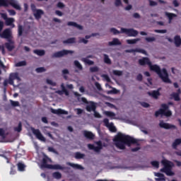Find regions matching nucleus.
Returning a JSON list of instances; mask_svg holds the SVG:
<instances>
[{"label":"nucleus","instance_id":"31","mask_svg":"<svg viewBox=\"0 0 181 181\" xmlns=\"http://www.w3.org/2000/svg\"><path fill=\"white\" fill-rule=\"evenodd\" d=\"M33 53H35V54H37V56H45V54H46V52L43 49H35Z\"/></svg>","mask_w":181,"mask_h":181},{"label":"nucleus","instance_id":"3","mask_svg":"<svg viewBox=\"0 0 181 181\" xmlns=\"http://www.w3.org/2000/svg\"><path fill=\"white\" fill-rule=\"evenodd\" d=\"M161 163L163 165L164 168L160 169V172L166 174L167 176H173V175H175V173L172 171V162L168 160H163Z\"/></svg>","mask_w":181,"mask_h":181},{"label":"nucleus","instance_id":"54","mask_svg":"<svg viewBox=\"0 0 181 181\" xmlns=\"http://www.w3.org/2000/svg\"><path fill=\"white\" fill-rule=\"evenodd\" d=\"M69 70L68 69H63L62 70V74L64 76V78H65V80H67V77L66 76V74H69Z\"/></svg>","mask_w":181,"mask_h":181},{"label":"nucleus","instance_id":"12","mask_svg":"<svg viewBox=\"0 0 181 181\" xmlns=\"http://www.w3.org/2000/svg\"><path fill=\"white\" fill-rule=\"evenodd\" d=\"M49 160H50V158H49V157H47V156H45L42 158V161L41 163L42 169H50V166L52 164H47V162H49Z\"/></svg>","mask_w":181,"mask_h":181},{"label":"nucleus","instance_id":"37","mask_svg":"<svg viewBox=\"0 0 181 181\" xmlns=\"http://www.w3.org/2000/svg\"><path fill=\"white\" fill-rule=\"evenodd\" d=\"M23 25H18V36H22L23 35Z\"/></svg>","mask_w":181,"mask_h":181},{"label":"nucleus","instance_id":"60","mask_svg":"<svg viewBox=\"0 0 181 181\" xmlns=\"http://www.w3.org/2000/svg\"><path fill=\"white\" fill-rule=\"evenodd\" d=\"M49 152H52L53 153H58L57 151L54 149L53 147H48Z\"/></svg>","mask_w":181,"mask_h":181},{"label":"nucleus","instance_id":"57","mask_svg":"<svg viewBox=\"0 0 181 181\" xmlns=\"http://www.w3.org/2000/svg\"><path fill=\"white\" fill-rule=\"evenodd\" d=\"M98 35H99L98 33H92L90 35H86L85 39H90V38L97 36Z\"/></svg>","mask_w":181,"mask_h":181},{"label":"nucleus","instance_id":"26","mask_svg":"<svg viewBox=\"0 0 181 181\" xmlns=\"http://www.w3.org/2000/svg\"><path fill=\"white\" fill-rule=\"evenodd\" d=\"M64 45H71L76 43V37L68 38L63 41Z\"/></svg>","mask_w":181,"mask_h":181},{"label":"nucleus","instance_id":"18","mask_svg":"<svg viewBox=\"0 0 181 181\" xmlns=\"http://www.w3.org/2000/svg\"><path fill=\"white\" fill-rule=\"evenodd\" d=\"M83 136L87 139H94V137L95 136L93 132H88L87 130L83 131Z\"/></svg>","mask_w":181,"mask_h":181},{"label":"nucleus","instance_id":"55","mask_svg":"<svg viewBox=\"0 0 181 181\" xmlns=\"http://www.w3.org/2000/svg\"><path fill=\"white\" fill-rule=\"evenodd\" d=\"M103 122L107 128L111 124V123H110V120L107 118L104 119Z\"/></svg>","mask_w":181,"mask_h":181},{"label":"nucleus","instance_id":"5","mask_svg":"<svg viewBox=\"0 0 181 181\" xmlns=\"http://www.w3.org/2000/svg\"><path fill=\"white\" fill-rule=\"evenodd\" d=\"M8 5H11V6H13V8H14L15 9H17V11H21V6L16 4L15 0H9L8 2V0H0V8L1 6L6 7V6H8Z\"/></svg>","mask_w":181,"mask_h":181},{"label":"nucleus","instance_id":"34","mask_svg":"<svg viewBox=\"0 0 181 181\" xmlns=\"http://www.w3.org/2000/svg\"><path fill=\"white\" fill-rule=\"evenodd\" d=\"M17 166H18V170L20 171V172H24L25 170V168H26V165H25V164L22 163H18L17 164Z\"/></svg>","mask_w":181,"mask_h":181},{"label":"nucleus","instance_id":"22","mask_svg":"<svg viewBox=\"0 0 181 181\" xmlns=\"http://www.w3.org/2000/svg\"><path fill=\"white\" fill-rule=\"evenodd\" d=\"M67 25L68 26H74V28H77V29H79V30H83V26L77 24V23H76V22L69 21L67 23Z\"/></svg>","mask_w":181,"mask_h":181},{"label":"nucleus","instance_id":"24","mask_svg":"<svg viewBox=\"0 0 181 181\" xmlns=\"http://www.w3.org/2000/svg\"><path fill=\"white\" fill-rule=\"evenodd\" d=\"M96 145H98V146H95L93 151L95 152H100L101 149H103V143L101 141H99L96 143Z\"/></svg>","mask_w":181,"mask_h":181},{"label":"nucleus","instance_id":"52","mask_svg":"<svg viewBox=\"0 0 181 181\" xmlns=\"http://www.w3.org/2000/svg\"><path fill=\"white\" fill-rule=\"evenodd\" d=\"M113 74L115 76H122V71H118V70H114L113 71Z\"/></svg>","mask_w":181,"mask_h":181},{"label":"nucleus","instance_id":"51","mask_svg":"<svg viewBox=\"0 0 181 181\" xmlns=\"http://www.w3.org/2000/svg\"><path fill=\"white\" fill-rule=\"evenodd\" d=\"M90 73H97L98 71V66H92L90 68Z\"/></svg>","mask_w":181,"mask_h":181},{"label":"nucleus","instance_id":"17","mask_svg":"<svg viewBox=\"0 0 181 181\" xmlns=\"http://www.w3.org/2000/svg\"><path fill=\"white\" fill-rule=\"evenodd\" d=\"M147 94L150 95V97H153V98H155V100H158L159 95H160V92H159V90H153L152 92H148Z\"/></svg>","mask_w":181,"mask_h":181},{"label":"nucleus","instance_id":"48","mask_svg":"<svg viewBox=\"0 0 181 181\" xmlns=\"http://www.w3.org/2000/svg\"><path fill=\"white\" fill-rule=\"evenodd\" d=\"M47 84H49V86H52L53 87H56V86H57L56 82H53V81L50 79H47Z\"/></svg>","mask_w":181,"mask_h":181},{"label":"nucleus","instance_id":"13","mask_svg":"<svg viewBox=\"0 0 181 181\" xmlns=\"http://www.w3.org/2000/svg\"><path fill=\"white\" fill-rule=\"evenodd\" d=\"M159 127L160 128H164V129H176V126L173 124H170L169 123H165L163 121H161L159 123Z\"/></svg>","mask_w":181,"mask_h":181},{"label":"nucleus","instance_id":"61","mask_svg":"<svg viewBox=\"0 0 181 181\" xmlns=\"http://www.w3.org/2000/svg\"><path fill=\"white\" fill-rule=\"evenodd\" d=\"M150 6H156L158 5V3L156 1H153L152 0H149Z\"/></svg>","mask_w":181,"mask_h":181},{"label":"nucleus","instance_id":"8","mask_svg":"<svg viewBox=\"0 0 181 181\" xmlns=\"http://www.w3.org/2000/svg\"><path fill=\"white\" fill-rule=\"evenodd\" d=\"M73 53H74V51L63 49L62 51L54 52L52 55V59H57L59 57H63V56H67V54H73Z\"/></svg>","mask_w":181,"mask_h":181},{"label":"nucleus","instance_id":"53","mask_svg":"<svg viewBox=\"0 0 181 181\" xmlns=\"http://www.w3.org/2000/svg\"><path fill=\"white\" fill-rule=\"evenodd\" d=\"M37 73H43L44 71H46V69L45 67H39L36 69Z\"/></svg>","mask_w":181,"mask_h":181},{"label":"nucleus","instance_id":"19","mask_svg":"<svg viewBox=\"0 0 181 181\" xmlns=\"http://www.w3.org/2000/svg\"><path fill=\"white\" fill-rule=\"evenodd\" d=\"M45 12L42 10L37 9L36 10L35 13H34V16L37 21L42 18V15H44Z\"/></svg>","mask_w":181,"mask_h":181},{"label":"nucleus","instance_id":"32","mask_svg":"<svg viewBox=\"0 0 181 181\" xmlns=\"http://www.w3.org/2000/svg\"><path fill=\"white\" fill-rule=\"evenodd\" d=\"M181 144V139H177L175 140V141L173 143V149H177V146L180 145Z\"/></svg>","mask_w":181,"mask_h":181},{"label":"nucleus","instance_id":"29","mask_svg":"<svg viewBox=\"0 0 181 181\" xmlns=\"http://www.w3.org/2000/svg\"><path fill=\"white\" fill-rule=\"evenodd\" d=\"M156 176L159 178H156L157 181H166V179L165 178V175L160 173H157L156 174Z\"/></svg>","mask_w":181,"mask_h":181},{"label":"nucleus","instance_id":"30","mask_svg":"<svg viewBox=\"0 0 181 181\" xmlns=\"http://www.w3.org/2000/svg\"><path fill=\"white\" fill-rule=\"evenodd\" d=\"M104 114L106 115V117L111 118V119H114V118H115V113L114 112L105 111Z\"/></svg>","mask_w":181,"mask_h":181},{"label":"nucleus","instance_id":"2","mask_svg":"<svg viewBox=\"0 0 181 181\" xmlns=\"http://www.w3.org/2000/svg\"><path fill=\"white\" fill-rule=\"evenodd\" d=\"M115 145L118 149L124 150L125 149V145L127 146H131V145H139L138 144V140L129 135H125L123 134H119L116 136L114 139Z\"/></svg>","mask_w":181,"mask_h":181},{"label":"nucleus","instance_id":"33","mask_svg":"<svg viewBox=\"0 0 181 181\" xmlns=\"http://www.w3.org/2000/svg\"><path fill=\"white\" fill-rule=\"evenodd\" d=\"M75 159H84L86 158V154L81 153L80 152L75 153Z\"/></svg>","mask_w":181,"mask_h":181},{"label":"nucleus","instance_id":"1","mask_svg":"<svg viewBox=\"0 0 181 181\" xmlns=\"http://www.w3.org/2000/svg\"><path fill=\"white\" fill-rule=\"evenodd\" d=\"M139 64H140V66H146L147 64V66H149L151 71H155L163 83L172 84V81L169 78V74H168L166 69L164 68L161 70L159 66L156 64L152 65V62H151L149 58L143 57L142 59H139Z\"/></svg>","mask_w":181,"mask_h":181},{"label":"nucleus","instance_id":"21","mask_svg":"<svg viewBox=\"0 0 181 181\" xmlns=\"http://www.w3.org/2000/svg\"><path fill=\"white\" fill-rule=\"evenodd\" d=\"M49 166V169H54V170H64L66 169V167H63L59 164L51 165Z\"/></svg>","mask_w":181,"mask_h":181},{"label":"nucleus","instance_id":"15","mask_svg":"<svg viewBox=\"0 0 181 181\" xmlns=\"http://www.w3.org/2000/svg\"><path fill=\"white\" fill-rule=\"evenodd\" d=\"M61 88H62L61 90H59L56 91L57 94H59V95H63L64 94H65V95L66 96L69 95L70 93H69V90L66 89V86H64V83L61 84Z\"/></svg>","mask_w":181,"mask_h":181},{"label":"nucleus","instance_id":"20","mask_svg":"<svg viewBox=\"0 0 181 181\" xmlns=\"http://www.w3.org/2000/svg\"><path fill=\"white\" fill-rule=\"evenodd\" d=\"M109 46H121L122 43L118 38H113L112 42H108Z\"/></svg>","mask_w":181,"mask_h":181},{"label":"nucleus","instance_id":"10","mask_svg":"<svg viewBox=\"0 0 181 181\" xmlns=\"http://www.w3.org/2000/svg\"><path fill=\"white\" fill-rule=\"evenodd\" d=\"M15 80H18V81H20L21 78L19 77V74L18 73L10 74L9 78H8V84H10L11 86H13L14 84L13 81Z\"/></svg>","mask_w":181,"mask_h":181},{"label":"nucleus","instance_id":"14","mask_svg":"<svg viewBox=\"0 0 181 181\" xmlns=\"http://www.w3.org/2000/svg\"><path fill=\"white\" fill-rule=\"evenodd\" d=\"M86 109L88 112H91V111L94 112L97 110V105L95 104V103L90 101L89 104L86 105Z\"/></svg>","mask_w":181,"mask_h":181},{"label":"nucleus","instance_id":"45","mask_svg":"<svg viewBox=\"0 0 181 181\" xmlns=\"http://www.w3.org/2000/svg\"><path fill=\"white\" fill-rule=\"evenodd\" d=\"M22 66H26V61H21L16 64V67H22Z\"/></svg>","mask_w":181,"mask_h":181},{"label":"nucleus","instance_id":"4","mask_svg":"<svg viewBox=\"0 0 181 181\" xmlns=\"http://www.w3.org/2000/svg\"><path fill=\"white\" fill-rule=\"evenodd\" d=\"M169 110V105L165 103L161 104V108L155 112L156 117H159L160 115H164L165 117H171L172 112Z\"/></svg>","mask_w":181,"mask_h":181},{"label":"nucleus","instance_id":"49","mask_svg":"<svg viewBox=\"0 0 181 181\" xmlns=\"http://www.w3.org/2000/svg\"><path fill=\"white\" fill-rule=\"evenodd\" d=\"M146 42H155L156 40V38L155 37H147L145 38Z\"/></svg>","mask_w":181,"mask_h":181},{"label":"nucleus","instance_id":"40","mask_svg":"<svg viewBox=\"0 0 181 181\" xmlns=\"http://www.w3.org/2000/svg\"><path fill=\"white\" fill-rule=\"evenodd\" d=\"M52 177H54V179H62V173L59 172L53 173Z\"/></svg>","mask_w":181,"mask_h":181},{"label":"nucleus","instance_id":"41","mask_svg":"<svg viewBox=\"0 0 181 181\" xmlns=\"http://www.w3.org/2000/svg\"><path fill=\"white\" fill-rule=\"evenodd\" d=\"M104 62L106 63V64H111V59H110V57L105 54H104Z\"/></svg>","mask_w":181,"mask_h":181},{"label":"nucleus","instance_id":"47","mask_svg":"<svg viewBox=\"0 0 181 181\" xmlns=\"http://www.w3.org/2000/svg\"><path fill=\"white\" fill-rule=\"evenodd\" d=\"M10 103H11L12 107H19L18 101H13L12 100H10Z\"/></svg>","mask_w":181,"mask_h":181},{"label":"nucleus","instance_id":"59","mask_svg":"<svg viewBox=\"0 0 181 181\" xmlns=\"http://www.w3.org/2000/svg\"><path fill=\"white\" fill-rule=\"evenodd\" d=\"M154 32L156 33H166V32H168V30H155Z\"/></svg>","mask_w":181,"mask_h":181},{"label":"nucleus","instance_id":"35","mask_svg":"<svg viewBox=\"0 0 181 181\" xmlns=\"http://www.w3.org/2000/svg\"><path fill=\"white\" fill-rule=\"evenodd\" d=\"M139 40H141L140 38L127 40V43H128V45H135V43H136V42H139Z\"/></svg>","mask_w":181,"mask_h":181},{"label":"nucleus","instance_id":"44","mask_svg":"<svg viewBox=\"0 0 181 181\" xmlns=\"http://www.w3.org/2000/svg\"><path fill=\"white\" fill-rule=\"evenodd\" d=\"M14 131L16 132H21L22 131V122L18 123V126L17 127H14Z\"/></svg>","mask_w":181,"mask_h":181},{"label":"nucleus","instance_id":"28","mask_svg":"<svg viewBox=\"0 0 181 181\" xmlns=\"http://www.w3.org/2000/svg\"><path fill=\"white\" fill-rule=\"evenodd\" d=\"M66 165H68L69 166H71V168H74L75 169H79L80 170H82V169H83V166L78 164L67 163Z\"/></svg>","mask_w":181,"mask_h":181},{"label":"nucleus","instance_id":"43","mask_svg":"<svg viewBox=\"0 0 181 181\" xmlns=\"http://www.w3.org/2000/svg\"><path fill=\"white\" fill-rule=\"evenodd\" d=\"M172 95H173L175 101H180V96L179 93H173Z\"/></svg>","mask_w":181,"mask_h":181},{"label":"nucleus","instance_id":"23","mask_svg":"<svg viewBox=\"0 0 181 181\" xmlns=\"http://www.w3.org/2000/svg\"><path fill=\"white\" fill-rule=\"evenodd\" d=\"M13 22H15V19L13 18H8L6 20V26H12V28H15V24H13Z\"/></svg>","mask_w":181,"mask_h":181},{"label":"nucleus","instance_id":"11","mask_svg":"<svg viewBox=\"0 0 181 181\" xmlns=\"http://www.w3.org/2000/svg\"><path fill=\"white\" fill-rule=\"evenodd\" d=\"M125 53H141V54H145V56H148V52L145 49L141 48L126 49Z\"/></svg>","mask_w":181,"mask_h":181},{"label":"nucleus","instance_id":"38","mask_svg":"<svg viewBox=\"0 0 181 181\" xmlns=\"http://www.w3.org/2000/svg\"><path fill=\"white\" fill-rule=\"evenodd\" d=\"M82 62H83V63H85L86 64H88L89 66H93V64H94V62L87 58H83Z\"/></svg>","mask_w":181,"mask_h":181},{"label":"nucleus","instance_id":"46","mask_svg":"<svg viewBox=\"0 0 181 181\" xmlns=\"http://www.w3.org/2000/svg\"><path fill=\"white\" fill-rule=\"evenodd\" d=\"M110 32L113 33V35H119L121 33V31L117 30V28H110Z\"/></svg>","mask_w":181,"mask_h":181},{"label":"nucleus","instance_id":"62","mask_svg":"<svg viewBox=\"0 0 181 181\" xmlns=\"http://www.w3.org/2000/svg\"><path fill=\"white\" fill-rule=\"evenodd\" d=\"M115 6H119L122 5V3L121 2V0H115Z\"/></svg>","mask_w":181,"mask_h":181},{"label":"nucleus","instance_id":"63","mask_svg":"<svg viewBox=\"0 0 181 181\" xmlns=\"http://www.w3.org/2000/svg\"><path fill=\"white\" fill-rule=\"evenodd\" d=\"M94 112V117L95 118H101V115H100V113H98L96 110H95Z\"/></svg>","mask_w":181,"mask_h":181},{"label":"nucleus","instance_id":"39","mask_svg":"<svg viewBox=\"0 0 181 181\" xmlns=\"http://www.w3.org/2000/svg\"><path fill=\"white\" fill-rule=\"evenodd\" d=\"M110 132H117V128L114 127V123L111 122L107 127Z\"/></svg>","mask_w":181,"mask_h":181},{"label":"nucleus","instance_id":"64","mask_svg":"<svg viewBox=\"0 0 181 181\" xmlns=\"http://www.w3.org/2000/svg\"><path fill=\"white\" fill-rule=\"evenodd\" d=\"M142 79H143L142 74H138L136 76V80L138 81H142Z\"/></svg>","mask_w":181,"mask_h":181},{"label":"nucleus","instance_id":"7","mask_svg":"<svg viewBox=\"0 0 181 181\" xmlns=\"http://www.w3.org/2000/svg\"><path fill=\"white\" fill-rule=\"evenodd\" d=\"M0 37L7 39L8 42H12V30L6 28L2 33L0 32Z\"/></svg>","mask_w":181,"mask_h":181},{"label":"nucleus","instance_id":"42","mask_svg":"<svg viewBox=\"0 0 181 181\" xmlns=\"http://www.w3.org/2000/svg\"><path fill=\"white\" fill-rule=\"evenodd\" d=\"M74 65L76 66V67H77V69H78V70H83V66L81 65V64H80V62L77 60L74 61Z\"/></svg>","mask_w":181,"mask_h":181},{"label":"nucleus","instance_id":"25","mask_svg":"<svg viewBox=\"0 0 181 181\" xmlns=\"http://www.w3.org/2000/svg\"><path fill=\"white\" fill-rule=\"evenodd\" d=\"M11 43H12V41L9 42H6L4 44L5 47H6V49H7V50L8 52H12L13 50V49H15V46H13V45L11 44Z\"/></svg>","mask_w":181,"mask_h":181},{"label":"nucleus","instance_id":"16","mask_svg":"<svg viewBox=\"0 0 181 181\" xmlns=\"http://www.w3.org/2000/svg\"><path fill=\"white\" fill-rule=\"evenodd\" d=\"M51 112H52V114H57V115H67V114H69V112L62 110V109H52L51 110Z\"/></svg>","mask_w":181,"mask_h":181},{"label":"nucleus","instance_id":"50","mask_svg":"<svg viewBox=\"0 0 181 181\" xmlns=\"http://www.w3.org/2000/svg\"><path fill=\"white\" fill-rule=\"evenodd\" d=\"M151 164L152 165V166H153V168H156L158 169V168H159V162L154 160V161H151Z\"/></svg>","mask_w":181,"mask_h":181},{"label":"nucleus","instance_id":"9","mask_svg":"<svg viewBox=\"0 0 181 181\" xmlns=\"http://www.w3.org/2000/svg\"><path fill=\"white\" fill-rule=\"evenodd\" d=\"M33 134L36 136L37 139L42 141V142H46V138L43 136V134L40 132V130L38 129L31 128Z\"/></svg>","mask_w":181,"mask_h":181},{"label":"nucleus","instance_id":"58","mask_svg":"<svg viewBox=\"0 0 181 181\" xmlns=\"http://www.w3.org/2000/svg\"><path fill=\"white\" fill-rule=\"evenodd\" d=\"M141 106L144 107V108H149L150 105L146 102H143L141 103Z\"/></svg>","mask_w":181,"mask_h":181},{"label":"nucleus","instance_id":"6","mask_svg":"<svg viewBox=\"0 0 181 181\" xmlns=\"http://www.w3.org/2000/svg\"><path fill=\"white\" fill-rule=\"evenodd\" d=\"M121 33H125L129 37H135L138 36V30L134 28H121Z\"/></svg>","mask_w":181,"mask_h":181},{"label":"nucleus","instance_id":"36","mask_svg":"<svg viewBox=\"0 0 181 181\" xmlns=\"http://www.w3.org/2000/svg\"><path fill=\"white\" fill-rule=\"evenodd\" d=\"M166 16H168L169 19V23H170L173 18H176V14L172 13H166Z\"/></svg>","mask_w":181,"mask_h":181},{"label":"nucleus","instance_id":"56","mask_svg":"<svg viewBox=\"0 0 181 181\" xmlns=\"http://www.w3.org/2000/svg\"><path fill=\"white\" fill-rule=\"evenodd\" d=\"M102 77H103L105 78V80L107 82V83H110L111 82V78H110V76H108V75L107 74H103L102 76Z\"/></svg>","mask_w":181,"mask_h":181},{"label":"nucleus","instance_id":"27","mask_svg":"<svg viewBox=\"0 0 181 181\" xmlns=\"http://www.w3.org/2000/svg\"><path fill=\"white\" fill-rule=\"evenodd\" d=\"M174 41L176 47H179V46H181V38L179 35H176L174 37Z\"/></svg>","mask_w":181,"mask_h":181}]
</instances>
